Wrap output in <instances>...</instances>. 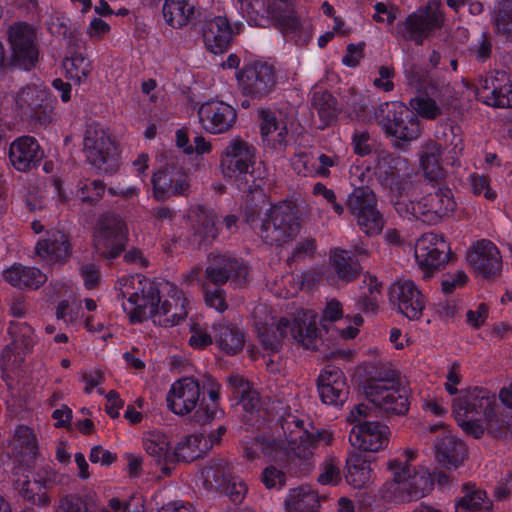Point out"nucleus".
<instances>
[{
    "instance_id": "nucleus-45",
    "label": "nucleus",
    "mask_w": 512,
    "mask_h": 512,
    "mask_svg": "<svg viewBox=\"0 0 512 512\" xmlns=\"http://www.w3.org/2000/svg\"><path fill=\"white\" fill-rule=\"evenodd\" d=\"M358 266L351 263V255L348 251L335 249L331 253L330 274L331 282L349 281L357 274Z\"/></svg>"
},
{
    "instance_id": "nucleus-41",
    "label": "nucleus",
    "mask_w": 512,
    "mask_h": 512,
    "mask_svg": "<svg viewBox=\"0 0 512 512\" xmlns=\"http://www.w3.org/2000/svg\"><path fill=\"white\" fill-rule=\"evenodd\" d=\"M162 13L167 25L179 29L190 22L194 15V4L190 0H165Z\"/></svg>"
},
{
    "instance_id": "nucleus-10",
    "label": "nucleus",
    "mask_w": 512,
    "mask_h": 512,
    "mask_svg": "<svg viewBox=\"0 0 512 512\" xmlns=\"http://www.w3.org/2000/svg\"><path fill=\"white\" fill-rule=\"evenodd\" d=\"M299 230L300 223L294 209L283 203L270 207L265 213L259 233L266 242L281 244Z\"/></svg>"
},
{
    "instance_id": "nucleus-21",
    "label": "nucleus",
    "mask_w": 512,
    "mask_h": 512,
    "mask_svg": "<svg viewBox=\"0 0 512 512\" xmlns=\"http://www.w3.org/2000/svg\"><path fill=\"white\" fill-rule=\"evenodd\" d=\"M390 429L378 422H363L352 427L349 441L354 446L364 451L377 452L388 446Z\"/></svg>"
},
{
    "instance_id": "nucleus-7",
    "label": "nucleus",
    "mask_w": 512,
    "mask_h": 512,
    "mask_svg": "<svg viewBox=\"0 0 512 512\" xmlns=\"http://www.w3.org/2000/svg\"><path fill=\"white\" fill-rule=\"evenodd\" d=\"M365 394L370 402L387 413L400 415L408 411V391L393 369L371 381Z\"/></svg>"
},
{
    "instance_id": "nucleus-11",
    "label": "nucleus",
    "mask_w": 512,
    "mask_h": 512,
    "mask_svg": "<svg viewBox=\"0 0 512 512\" xmlns=\"http://www.w3.org/2000/svg\"><path fill=\"white\" fill-rule=\"evenodd\" d=\"M237 80L244 93L262 98L273 91L279 83L274 66L261 60H253L237 73Z\"/></svg>"
},
{
    "instance_id": "nucleus-33",
    "label": "nucleus",
    "mask_w": 512,
    "mask_h": 512,
    "mask_svg": "<svg viewBox=\"0 0 512 512\" xmlns=\"http://www.w3.org/2000/svg\"><path fill=\"white\" fill-rule=\"evenodd\" d=\"M35 249L41 260L49 265L62 264L70 257L69 241L60 231L48 233L37 242Z\"/></svg>"
},
{
    "instance_id": "nucleus-39",
    "label": "nucleus",
    "mask_w": 512,
    "mask_h": 512,
    "mask_svg": "<svg viewBox=\"0 0 512 512\" xmlns=\"http://www.w3.org/2000/svg\"><path fill=\"white\" fill-rule=\"evenodd\" d=\"M319 505L318 494L307 485L290 489L284 500L286 512H316Z\"/></svg>"
},
{
    "instance_id": "nucleus-26",
    "label": "nucleus",
    "mask_w": 512,
    "mask_h": 512,
    "mask_svg": "<svg viewBox=\"0 0 512 512\" xmlns=\"http://www.w3.org/2000/svg\"><path fill=\"white\" fill-rule=\"evenodd\" d=\"M225 428L220 426L209 436L191 434L182 438L174 448V461H193L207 453L224 434Z\"/></svg>"
},
{
    "instance_id": "nucleus-48",
    "label": "nucleus",
    "mask_w": 512,
    "mask_h": 512,
    "mask_svg": "<svg viewBox=\"0 0 512 512\" xmlns=\"http://www.w3.org/2000/svg\"><path fill=\"white\" fill-rule=\"evenodd\" d=\"M456 512H491L492 502L485 491L468 489L455 505Z\"/></svg>"
},
{
    "instance_id": "nucleus-40",
    "label": "nucleus",
    "mask_w": 512,
    "mask_h": 512,
    "mask_svg": "<svg viewBox=\"0 0 512 512\" xmlns=\"http://www.w3.org/2000/svg\"><path fill=\"white\" fill-rule=\"evenodd\" d=\"M15 457L28 462L34 459L38 452V442L33 431L26 426H19L9 442Z\"/></svg>"
},
{
    "instance_id": "nucleus-38",
    "label": "nucleus",
    "mask_w": 512,
    "mask_h": 512,
    "mask_svg": "<svg viewBox=\"0 0 512 512\" xmlns=\"http://www.w3.org/2000/svg\"><path fill=\"white\" fill-rule=\"evenodd\" d=\"M145 452L159 465L174 462V450L171 448L169 437L160 431H149L143 437Z\"/></svg>"
},
{
    "instance_id": "nucleus-6",
    "label": "nucleus",
    "mask_w": 512,
    "mask_h": 512,
    "mask_svg": "<svg viewBox=\"0 0 512 512\" xmlns=\"http://www.w3.org/2000/svg\"><path fill=\"white\" fill-rule=\"evenodd\" d=\"M316 323L317 315L314 311L300 309L281 318L271 336L266 335L262 328H258V336L266 348L275 349L280 340L288 339L306 349H315L319 339Z\"/></svg>"
},
{
    "instance_id": "nucleus-24",
    "label": "nucleus",
    "mask_w": 512,
    "mask_h": 512,
    "mask_svg": "<svg viewBox=\"0 0 512 512\" xmlns=\"http://www.w3.org/2000/svg\"><path fill=\"white\" fill-rule=\"evenodd\" d=\"M443 22L440 5L433 1L429 2L425 8H421L410 15L405 22V28L408 37L421 43Z\"/></svg>"
},
{
    "instance_id": "nucleus-54",
    "label": "nucleus",
    "mask_w": 512,
    "mask_h": 512,
    "mask_svg": "<svg viewBox=\"0 0 512 512\" xmlns=\"http://www.w3.org/2000/svg\"><path fill=\"white\" fill-rule=\"evenodd\" d=\"M218 392L215 390L209 391V403L201 402L199 408L195 411V419L198 422H206L210 419L217 417L220 413L217 400H218Z\"/></svg>"
},
{
    "instance_id": "nucleus-29",
    "label": "nucleus",
    "mask_w": 512,
    "mask_h": 512,
    "mask_svg": "<svg viewBox=\"0 0 512 512\" xmlns=\"http://www.w3.org/2000/svg\"><path fill=\"white\" fill-rule=\"evenodd\" d=\"M467 260L479 275L489 277L501 268V257L497 247L488 240L475 243L467 254Z\"/></svg>"
},
{
    "instance_id": "nucleus-19",
    "label": "nucleus",
    "mask_w": 512,
    "mask_h": 512,
    "mask_svg": "<svg viewBox=\"0 0 512 512\" xmlns=\"http://www.w3.org/2000/svg\"><path fill=\"white\" fill-rule=\"evenodd\" d=\"M15 489L27 501L34 504H46L48 501L46 488L53 480L50 469H23L17 472Z\"/></svg>"
},
{
    "instance_id": "nucleus-16",
    "label": "nucleus",
    "mask_w": 512,
    "mask_h": 512,
    "mask_svg": "<svg viewBox=\"0 0 512 512\" xmlns=\"http://www.w3.org/2000/svg\"><path fill=\"white\" fill-rule=\"evenodd\" d=\"M127 229L118 217H105L100 220L94 235V244L98 251L107 257H116L124 248Z\"/></svg>"
},
{
    "instance_id": "nucleus-50",
    "label": "nucleus",
    "mask_w": 512,
    "mask_h": 512,
    "mask_svg": "<svg viewBox=\"0 0 512 512\" xmlns=\"http://www.w3.org/2000/svg\"><path fill=\"white\" fill-rule=\"evenodd\" d=\"M279 28L284 33H296L298 29L304 26L305 20L302 15L295 11L293 7L285 5L284 8L279 6L276 11L271 14Z\"/></svg>"
},
{
    "instance_id": "nucleus-55",
    "label": "nucleus",
    "mask_w": 512,
    "mask_h": 512,
    "mask_svg": "<svg viewBox=\"0 0 512 512\" xmlns=\"http://www.w3.org/2000/svg\"><path fill=\"white\" fill-rule=\"evenodd\" d=\"M410 105L421 117L424 118H435L441 113V108L432 98L427 96H420L412 99Z\"/></svg>"
},
{
    "instance_id": "nucleus-8",
    "label": "nucleus",
    "mask_w": 512,
    "mask_h": 512,
    "mask_svg": "<svg viewBox=\"0 0 512 512\" xmlns=\"http://www.w3.org/2000/svg\"><path fill=\"white\" fill-rule=\"evenodd\" d=\"M84 153L95 168L110 172L117 168L119 151L110 133L100 124H90L84 135Z\"/></svg>"
},
{
    "instance_id": "nucleus-14",
    "label": "nucleus",
    "mask_w": 512,
    "mask_h": 512,
    "mask_svg": "<svg viewBox=\"0 0 512 512\" xmlns=\"http://www.w3.org/2000/svg\"><path fill=\"white\" fill-rule=\"evenodd\" d=\"M348 207L367 235H376L383 229V218L376 209L374 193L368 188H356L348 197Z\"/></svg>"
},
{
    "instance_id": "nucleus-57",
    "label": "nucleus",
    "mask_w": 512,
    "mask_h": 512,
    "mask_svg": "<svg viewBox=\"0 0 512 512\" xmlns=\"http://www.w3.org/2000/svg\"><path fill=\"white\" fill-rule=\"evenodd\" d=\"M190 332L189 344L195 349H203L213 342V338L211 334L207 332L206 327H203L199 323L191 324Z\"/></svg>"
},
{
    "instance_id": "nucleus-51",
    "label": "nucleus",
    "mask_w": 512,
    "mask_h": 512,
    "mask_svg": "<svg viewBox=\"0 0 512 512\" xmlns=\"http://www.w3.org/2000/svg\"><path fill=\"white\" fill-rule=\"evenodd\" d=\"M439 157L440 150L434 144L427 146L420 156V166L430 179H437L442 175Z\"/></svg>"
},
{
    "instance_id": "nucleus-61",
    "label": "nucleus",
    "mask_w": 512,
    "mask_h": 512,
    "mask_svg": "<svg viewBox=\"0 0 512 512\" xmlns=\"http://www.w3.org/2000/svg\"><path fill=\"white\" fill-rule=\"evenodd\" d=\"M103 512H145L144 505L140 500L133 499L125 505L116 499L109 500Z\"/></svg>"
},
{
    "instance_id": "nucleus-59",
    "label": "nucleus",
    "mask_w": 512,
    "mask_h": 512,
    "mask_svg": "<svg viewBox=\"0 0 512 512\" xmlns=\"http://www.w3.org/2000/svg\"><path fill=\"white\" fill-rule=\"evenodd\" d=\"M471 190L475 195L483 196L485 199L493 201L496 193L490 187L489 180L483 175H471L469 178Z\"/></svg>"
},
{
    "instance_id": "nucleus-64",
    "label": "nucleus",
    "mask_w": 512,
    "mask_h": 512,
    "mask_svg": "<svg viewBox=\"0 0 512 512\" xmlns=\"http://www.w3.org/2000/svg\"><path fill=\"white\" fill-rule=\"evenodd\" d=\"M342 315L343 311L340 303L336 300L328 301L322 313V318L320 321L321 326L324 329H327L328 323H332L341 319Z\"/></svg>"
},
{
    "instance_id": "nucleus-63",
    "label": "nucleus",
    "mask_w": 512,
    "mask_h": 512,
    "mask_svg": "<svg viewBox=\"0 0 512 512\" xmlns=\"http://www.w3.org/2000/svg\"><path fill=\"white\" fill-rule=\"evenodd\" d=\"M203 293L205 302L209 307L214 308L218 312H223L227 308L223 291L220 288L210 290L208 287L203 286Z\"/></svg>"
},
{
    "instance_id": "nucleus-31",
    "label": "nucleus",
    "mask_w": 512,
    "mask_h": 512,
    "mask_svg": "<svg viewBox=\"0 0 512 512\" xmlns=\"http://www.w3.org/2000/svg\"><path fill=\"white\" fill-rule=\"evenodd\" d=\"M42 157L43 152L32 137H19L10 145L9 159L19 171H26L37 166Z\"/></svg>"
},
{
    "instance_id": "nucleus-43",
    "label": "nucleus",
    "mask_w": 512,
    "mask_h": 512,
    "mask_svg": "<svg viewBox=\"0 0 512 512\" xmlns=\"http://www.w3.org/2000/svg\"><path fill=\"white\" fill-rule=\"evenodd\" d=\"M346 469V481L354 488H363L373 479L371 464L363 455H350L347 459Z\"/></svg>"
},
{
    "instance_id": "nucleus-53",
    "label": "nucleus",
    "mask_w": 512,
    "mask_h": 512,
    "mask_svg": "<svg viewBox=\"0 0 512 512\" xmlns=\"http://www.w3.org/2000/svg\"><path fill=\"white\" fill-rule=\"evenodd\" d=\"M105 187L100 181H86L80 182L75 196L80 198L83 202L98 201L104 194Z\"/></svg>"
},
{
    "instance_id": "nucleus-32",
    "label": "nucleus",
    "mask_w": 512,
    "mask_h": 512,
    "mask_svg": "<svg viewBox=\"0 0 512 512\" xmlns=\"http://www.w3.org/2000/svg\"><path fill=\"white\" fill-rule=\"evenodd\" d=\"M234 30L224 16L208 20L203 27V41L206 48L213 54H221L228 48Z\"/></svg>"
},
{
    "instance_id": "nucleus-3",
    "label": "nucleus",
    "mask_w": 512,
    "mask_h": 512,
    "mask_svg": "<svg viewBox=\"0 0 512 512\" xmlns=\"http://www.w3.org/2000/svg\"><path fill=\"white\" fill-rule=\"evenodd\" d=\"M401 458L390 459L386 466L390 473L381 490V498L387 503L403 504L430 494L434 477L429 462L419 461L417 450L405 448Z\"/></svg>"
},
{
    "instance_id": "nucleus-13",
    "label": "nucleus",
    "mask_w": 512,
    "mask_h": 512,
    "mask_svg": "<svg viewBox=\"0 0 512 512\" xmlns=\"http://www.w3.org/2000/svg\"><path fill=\"white\" fill-rule=\"evenodd\" d=\"M200 127L208 134L219 135L232 130L237 121V111L229 103L210 99L197 109Z\"/></svg>"
},
{
    "instance_id": "nucleus-36",
    "label": "nucleus",
    "mask_w": 512,
    "mask_h": 512,
    "mask_svg": "<svg viewBox=\"0 0 512 512\" xmlns=\"http://www.w3.org/2000/svg\"><path fill=\"white\" fill-rule=\"evenodd\" d=\"M2 278L10 285L20 289H37L47 277L36 267L14 264L2 272Z\"/></svg>"
},
{
    "instance_id": "nucleus-37",
    "label": "nucleus",
    "mask_w": 512,
    "mask_h": 512,
    "mask_svg": "<svg viewBox=\"0 0 512 512\" xmlns=\"http://www.w3.org/2000/svg\"><path fill=\"white\" fill-rule=\"evenodd\" d=\"M20 101L27 104L31 109V116L40 124H47L51 121L52 107L45 88L23 89L20 93Z\"/></svg>"
},
{
    "instance_id": "nucleus-25",
    "label": "nucleus",
    "mask_w": 512,
    "mask_h": 512,
    "mask_svg": "<svg viewBox=\"0 0 512 512\" xmlns=\"http://www.w3.org/2000/svg\"><path fill=\"white\" fill-rule=\"evenodd\" d=\"M9 39L13 57L24 69H29L37 60L35 34L27 24H17L10 28Z\"/></svg>"
},
{
    "instance_id": "nucleus-15",
    "label": "nucleus",
    "mask_w": 512,
    "mask_h": 512,
    "mask_svg": "<svg viewBox=\"0 0 512 512\" xmlns=\"http://www.w3.org/2000/svg\"><path fill=\"white\" fill-rule=\"evenodd\" d=\"M389 298L393 305L408 319L420 318L425 307V298L410 279H399L389 289Z\"/></svg>"
},
{
    "instance_id": "nucleus-20",
    "label": "nucleus",
    "mask_w": 512,
    "mask_h": 512,
    "mask_svg": "<svg viewBox=\"0 0 512 512\" xmlns=\"http://www.w3.org/2000/svg\"><path fill=\"white\" fill-rule=\"evenodd\" d=\"M200 387L196 380L183 378L174 382L167 394V406L176 415H187L200 406Z\"/></svg>"
},
{
    "instance_id": "nucleus-62",
    "label": "nucleus",
    "mask_w": 512,
    "mask_h": 512,
    "mask_svg": "<svg viewBox=\"0 0 512 512\" xmlns=\"http://www.w3.org/2000/svg\"><path fill=\"white\" fill-rule=\"evenodd\" d=\"M238 12L247 19L248 22L257 24L255 14L261 6L259 0H232Z\"/></svg>"
},
{
    "instance_id": "nucleus-35",
    "label": "nucleus",
    "mask_w": 512,
    "mask_h": 512,
    "mask_svg": "<svg viewBox=\"0 0 512 512\" xmlns=\"http://www.w3.org/2000/svg\"><path fill=\"white\" fill-rule=\"evenodd\" d=\"M206 274L214 283L222 284L231 279L236 286H239L242 284V280L248 276V269L235 260L216 256L211 265L207 267Z\"/></svg>"
},
{
    "instance_id": "nucleus-52",
    "label": "nucleus",
    "mask_w": 512,
    "mask_h": 512,
    "mask_svg": "<svg viewBox=\"0 0 512 512\" xmlns=\"http://www.w3.org/2000/svg\"><path fill=\"white\" fill-rule=\"evenodd\" d=\"M341 463L334 457L327 458L320 467L318 482L322 485H337L341 481Z\"/></svg>"
},
{
    "instance_id": "nucleus-44",
    "label": "nucleus",
    "mask_w": 512,
    "mask_h": 512,
    "mask_svg": "<svg viewBox=\"0 0 512 512\" xmlns=\"http://www.w3.org/2000/svg\"><path fill=\"white\" fill-rule=\"evenodd\" d=\"M154 196L162 199L168 193L180 194L187 190L186 177L180 173L162 171L155 173L152 178Z\"/></svg>"
},
{
    "instance_id": "nucleus-58",
    "label": "nucleus",
    "mask_w": 512,
    "mask_h": 512,
    "mask_svg": "<svg viewBox=\"0 0 512 512\" xmlns=\"http://www.w3.org/2000/svg\"><path fill=\"white\" fill-rule=\"evenodd\" d=\"M262 482L267 489H280L286 482V475L281 469L269 465L262 472Z\"/></svg>"
},
{
    "instance_id": "nucleus-9",
    "label": "nucleus",
    "mask_w": 512,
    "mask_h": 512,
    "mask_svg": "<svg viewBox=\"0 0 512 512\" xmlns=\"http://www.w3.org/2000/svg\"><path fill=\"white\" fill-rule=\"evenodd\" d=\"M377 119L379 124L393 137L395 143L410 142L419 136L420 127L417 118L403 103L386 102L379 106Z\"/></svg>"
},
{
    "instance_id": "nucleus-46",
    "label": "nucleus",
    "mask_w": 512,
    "mask_h": 512,
    "mask_svg": "<svg viewBox=\"0 0 512 512\" xmlns=\"http://www.w3.org/2000/svg\"><path fill=\"white\" fill-rule=\"evenodd\" d=\"M213 331L215 342L225 353L236 354L244 347V335L236 327L217 324L213 327Z\"/></svg>"
},
{
    "instance_id": "nucleus-56",
    "label": "nucleus",
    "mask_w": 512,
    "mask_h": 512,
    "mask_svg": "<svg viewBox=\"0 0 512 512\" xmlns=\"http://www.w3.org/2000/svg\"><path fill=\"white\" fill-rule=\"evenodd\" d=\"M57 512H93V510L83 498L69 495L60 500Z\"/></svg>"
},
{
    "instance_id": "nucleus-34",
    "label": "nucleus",
    "mask_w": 512,
    "mask_h": 512,
    "mask_svg": "<svg viewBox=\"0 0 512 512\" xmlns=\"http://www.w3.org/2000/svg\"><path fill=\"white\" fill-rule=\"evenodd\" d=\"M260 130L263 142L272 148L281 146L287 136L288 121L282 112L260 110Z\"/></svg>"
},
{
    "instance_id": "nucleus-1",
    "label": "nucleus",
    "mask_w": 512,
    "mask_h": 512,
    "mask_svg": "<svg viewBox=\"0 0 512 512\" xmlns=\"http://www.w3.org/2000/svg\"><path fill=\"white\" fill-rule=\"evenodd\" d=\"M407 162L389 154L382 155L375 167V175L387 189L389 201L397 213L406 218L419 219L427 224H436L449 216L456 203L450 189H439L420 197L411 181L401 176Z\"/></svg>"
},
{
    "instance_id": "nucleus-47",
    "label": "nucleus",
    "mask_w": 512,
    "mask_h": 512,
    "mask_svg": "<svg viewBox=\"0 0 512 512\" xmlns=\"http://www.w3.org/2000/svg\"><path fill=\"white\" fill-rule=\"evenodd\" d=\"M312 106L321 121V128L331 125L336 120L337 103L327 91L315 89L312 94Z\"/></svg>"
},
{
    "instance_id": "nucleus-42",
    "label": "nucleus",
    "mask_w": 512,
    "mask_h": 512,
    "mask_svg": "<svg viewBox=\"0 0 512 512\" xmlns=\"http://www.w3.org/2000/svg\"><path fill=\"white\" fill-rule=\"evenodd\" d=\"M334 164V158L324 154L317 157L309 154H299L292 161L294 170L304 176L327 175L329 168Z\"/></svg>"
},
{
    "instance_id": "nucleus-60",
    "label": "nucleus",
    "mask_w": 512,
    "mask_h": 512,
    "mask_svg": "<svg viewBox=\"0 0 512 512\" xmlns=\"http://www.w3.org/2000/svg\"><path fill=\"white\" fill-rule=\"evenodd\" d=\"M110 32V24L99 17L92 18L85 29V33L91 41H101Z\"/></svg>"
},
{
    "instance_id": "nucleus-12",
    "label": "nucleus",
    "mask_w": 512,
    "mask_h": 512,
    "mask_svg": "<svg viewBox=\"0 0 512 512\" xmlns=\"http://www.w3.org/2000/svg\"><path fill=\"white\" fill-rule=\"evenodd\" d=\"M201 477L207 489L225 494L233 502H240L247 492L246 484L232 475L226 460L211 461L202 470Z\"/></svg>"
},
{
    "instance_id": "nucleus-27",
    "label": "nucleus",
    "mask_w": 512,
    "mask_h": 512,
    "mask_svg": "<svg viewBox=\"0 0 512 512\" xmlns=\"http://www.w3.org/2000/svg\"><path fill=\"white\" fill-rule=\"evenodd\" d=\"M9 333L12 342L3 350L1 359L5 369H12L15 365H19L26 351L34 344V331L24 323L11 325Z\"/></svg>"
},
{
    "instance_id": "nucleus-23",
    "label": "nucleus",
    "mask_w": 512,
    "mask_h": 512,
    "mask_svg": "<svg viewBox=\"0 0 512 512\" xmlns=\"http://www.w3.org/2000/svg\"><path fill=\"white\" fill-rule=\"evenodd\" d=\"M317 389L323 403L342 406L348 398L347 379L339 368L325 367L319 374Z\"/></svg>"
},
{
    "instance_id": "nucleus-49",
    "label": "nucleus",
    "mask_w": 512,
    "mask_h": 512,
    "mask_svg": "<svg viewBox=\"0 0 512 512\" xmlns=\"http://www.w3.org/2000/svg\"><path fill=\"white\" fill-rule=\"evenodd\" d=\"M228 385L232 390L234 397L242 404L245 410H252L259 404L258 395L252 391L249 383L239 375H233L228 378Z\"/></svg>"
},
{
    "instance_id": "nucleus-28",
    "label": "nucleus",
    "mask_w": 512,
    "mask_h": 512,
    "mask_svg": "<svg viewBox=\"0 0 512 512\" xmlns=\"http://www.w3.org/2000/svg\"><path fill=\"white\" fill-rule=\"evenodd\" d=\"M435 458L447 470L457 469L467 457L465 443L449 431L438 436L434 443Z\"/></svg>"
},
{
    "instance_id": "nucleus-22",
    "label": "nucleus",
    "mask_w": 512,
    "mask_h": 512,
    "mask_svg": "<svg viewBox=\"0 0 512 512\" xmlns=\"http://www.w3.org/2000/svg\"><path fill=\"white\" fill-rule=\"evenodd\" d=\"M254 162V149L245 141L233 138L221 155V168L225 176L237 177L247 174Z\"/></svg>"
},
{
    "instance_id": "nucleus-4",
    "label": "nucleus",
    "mask_w": 512,
    "mask_h": 512,
    "mask_svg": "<svg viewBox=\"0 0 512 512\" xmlns=\"http://www.w3.org/2000/svg\"><path fill=\"white\" fill-rule=\"evenodd\" d=\"M452 413L464 431L479 437L485 430L505 434V422L496 413V398L485 389L462 391L452 404Z\"/></svg>"
},
{
    "instance_id": "nucleus-2",
    "label": "nucleus",
    "mask_w": 512,
    "mask_h": 512,
    "mask_svg": "<svg viewBox=\"0 0 512 512\" xmlns=\"http://www.w3.org/2000/svg\"><path fill=\"white\" fill-rule=\"evenodd\" d=\"M122 308L131 322L151 318L160 326H175L187 315V299L173 284L158 287L140 274L122 276L117 283Z\"/></svg>"
},
{
    "instance_id": "nucleus-5",
    "label": "nucleus",
    "mask_w": 512,
    "mask_h": 512,
    "mask_svg": "<svg viewBox=\"0 0 512 512\" xmlns=\"http://www.w3.org/2000/svg\"><path fill=\"white\" fill-rule=\"evenodd\" d=\"M304 422L298 416L289 415L284 419L282 428L284 432L289 431L285 440L275 441L264 438L255 439L245 446V455L248 459H256L261 456L274 460H283L290 457L293 453L298 458H306L312 454L310 445L316 441L328 443L332 435L327 431L317 432L314 436L308 433L304 427Z\"/></svg>"
},
{
    "instance_id": "nucleus-17",
    "label": "nucleus",
    "mask_w": 512,
    "mask_h": 512,
    "mask_svg": "<svg viewBox=\"0 0 512 512\" xmlns=\"http://www.w3.org/2000/svg\"><path fill=\"white\" fill-rule=\"evenodd\" d=\"M449 245L444 238L435 233L420 236L414 249V256L420 268L437 269L448 261Z\"/></svg>"
},
{
    "instance_id": "nucleus-18",
    "label": "nucleus",
    "mask_w": 512,
    "mask_h": 512,
    "mask_svg": "<svg viewBox=\"0 0 512 512\" xmlns=\"http://www.w3.org/2000/svg\"><path fill=\"white\" fill-rule=\"evenodd\" d=\"M476 95L489 106L512 107V77L503 71H497L480 81Z\"/></svg>"
},
{
    "instance_id": "nucleus-30",
    "label": "nucleus",
    "mask_w": 512,
    "mask_h": 512,
    "mask_svg": "<svg viewBox=\"0 0 512 512\" xmlns=\"http://www.w3.org/2000/svg\"><path fill=\"white\" fill-rule=\"evenodd\" d=\"M92 69L91 61L87 58L78 39L67 41V51L62 60V70L66 77L76 84L86 80Z\"/></svg>"
}]
</instances>
